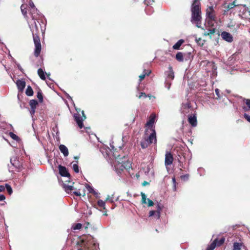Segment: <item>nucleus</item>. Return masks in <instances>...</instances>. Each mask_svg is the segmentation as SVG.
Instances as JSON below:
<instances>
[{
	"label": "nucleus",
	"mask_w": 250,
	"mask_h": 250,
	"mask_svg": "<svg viewBox=\"0 0 250 250\" xmlns=\"http://www.w3.org/2000/svg\"><path fill=\"white\" fill-rule=\"evenodd\" d=\"M41 28L42 26L39 21H34V23L31 24L30 26V29L32 32L34 43L35 46L34 54L36 57H38L40 55L42 49L39 37Z\"/></svg>",
	"instance_id": "1"
},
{
	"label": "nucleus",
	"mask_w": 250,
	"mask_h": 250,
	"mask_svg": "<svg viewBox=\"0 0 250 250\" xmlns=\"http://www.w3.org/2000/svg\"><path fill=\"white\" fill-rule=\"evenodd\" d=\"M95 245L94 244L80 238L77 241L73 250H95Z\"/></svg>",
	"instance_id": "2"
},
{
	"label": "nucleus",
	"mask_w": 250,
	"mask_h": 250,
	"mask_svg": "<svg viewBox=\"0 0 250 250\" xmlns=\"http://www.w3.org/2000/svg\"><path fill=\"white\" fill-rule=\"evenodd\" d=\"M191 21L196 23V26L200 28L201 24V11L200 5H196L191 7Z\"/></svg>",
	"instance_id": "3"
},
{
	"label": "nucleus",
	"mask_w": 250,
	"mask_h": 250,
	"mask_svg": "<svg viewBox=\"0 0 250 250\" xmlns=\"http://www.w3.org/2000/svg\"><path fill=\"white\" fill-rule=\"evenodd\" d=\"M74 183H72V185H66V184H64L63 187L65 191L67 193H71L72 190H75L73 191V194L77 196H81L82 194L80 193V189H78L76 187H74L73 185Z\"/></svg>",
	"instance_id": "4"
},
{
	"label": "nucleus",
	"mask_w": 250,
	"mask_h": 250,
	"mask_svg": "<svg viewBox=\"0 0 250 250\" xmlns=\"http://www.w3.org/2000/svg\"><path fill=\"white\" fill-rule=\"evenodd\" d=\"M156 210H151L149 213V216H154L156 219H159L160 218L161 211L164 208V206L162 204L159 203L157 205Z\"/></svg>",
	"instance_id": "5"
},
{
	"label": "nucleus",
	"mask_w": 250,
	"mask_h": 250,
	"mask_svg": "<svg viewBox=\"0 0 250 250\" xmlns=\"http://www.w3.org/2000/svg\"><path fill=\"white\" fill-rule=\"evenodd\" d=\"M151 132L147 138H146V139L148 142L150 144H156L157 143V139H156V131L154 128H150L149 130Z\"/></svg>",
	"instance_id": "6"
},
{
	"label": "nucleus",
	"mask_w": 250,
	"mask_h": 250,
	"mask_svg": "<svg viewBox=\"0 0 250 250\" xmlns=\"http://www.w3.org/2000/svg\"><path fill=\"white\" fill-rule=\"evenodd\" d=\"M156 116L154 114H151L148 121L146 122V127H147L146 129V132L150 130V128H154L153 126L155 121Z\"/></svg>",
	"instance_id": "7"
},
{
	"label": "nucleus",
	"mask_w": 250,
	"mask_h": 250,
	"mask_svg": "<svg viewBox=\"0 0 250 250\" xmlns=\"http://www.w3.org/2000/svg\"><path fill=\"white\" fill-rule=\"evenodd\" d=\"M206 16L210 21H215V11L212 6H209L207 9Z\"/></svg>",
	"instance_id": "8"
},
{
	"label": "nucleus",
	"mask_w": 250,
	"mask_h": 250,
	"mask_svg": "<svg viewBox=\"0 0 250 250\" xmlns=\"http://www.w3.org/2000/svg\"><path fill=\"white\" fill-rule=\"evenodd\" d=\"M29 14L31 15L32 20L34 21H38V19L39 18L40 15L38 14V10L35 7V5H33L32 8H30L29 10Z\"/></svg>",
	"instance_id": "9"
},
{
	"label": "nucleus",
	"mask_w": 250,
	"mask_h": 250,
	"mask_svg": "<svg viewBox=\"0 0 250 250\" xmlns=\"http://www.w3.org/2000/svg\"><path fill=\"white\" fill-rule=\"evenodd\" d=\"M29 14L31 15L32 20L34 21H38V19L39 18L40 15L38 14V10L35 7V5H33L32 8H30L29 10Z\"/></svg>",
	"instance_id": "10"
},
{
	"label": "nucleus",
	"mask_w": 250,
	"mask_h": 250,
	"mask_svg": "<svg viewBox=\"0 0 250 250\" xmlns=\"http://www.w3.org/2000/svg\"><path fill=\"white\" fill-rule=\"evenodd\" d=\"M74 117L79 128H82L83 127V121L84 120L82 119L81 114L79 113H75Z\"/></svg>",
	"instance_id": "11"
},
{
	"label": "nucleus",
	"mask_w": 250,
	"mask_h": 250,
	"mask_svg": "<svg viewBox=\"0 0 250 250\" xmlns=\"http://www.w3.org/2000/svg\"><path fill=\"white\" fill-rule=\"evenodd\" d=\"M173 161V157L170 152H167L165 155V164L166 166L171 165Z\"/></svg>",
	"instance_id": "12"
},
{
	"label": "nucleus",
	"mask_w": 250,
	"mask_h": 250,
	"mask_svg": "<svg viewBox=\"0 0 250 250\" xmlns=\"http://www.w3.org/2000/svg\"><path fill=\"white\" fill-rule=\"evenodd\" d=\"M59 168V174L63 177H70V174L68 172L67 169L66 168L62 166L61 165H59L58 167Z\"/></svg>",
	"instance_id": "13"
},
{
	"label": "nucleus",
	"mask_w": 250,
	"mask_h": 250,
	"mask_svg": "<svg viewBox=\"0 0 250 250\" xmlns=\"http://www.w3.org/2000/svg\"><path fill=\"white\" fill-rule=\"evenodd\" d=\"M221 37L223 40L229 42H231L233 41L232 36L229 32L226 31L222 32Z\"/></svg>",
	"instance_id": "14"
},
{
	"label": "nucleus",
	"mask_w": 250,
	"mask_h": 250,
	"mask_svg": "<svg viewBox=\"0 0 250 250\" xmlns=\"http://www.w3.org/2000/svg\"><path fill=\"white\" fill-rule=\"evenodd\" d=\"M188 122L192 126H196L197 124V117L196 115H189L188 116Z\"/></svg>",
	"instance_id": "15"
},
{
	"label": "nucleus",
	"mask_w": 250,
	"mask_h": 250,
	"mask_svg": "<svg viewBox=\"0 0 250 250\" xmlns=\"http://www.w3.org/2000/svg\"><path fill=\"white\" fill-rule=\"evenodd\" d=\"M16 84L20 91H22L25 87V82L23 80H18L17 81Z\"/></svg>",
	"instance_id": "16"
},
{
	"label": "nucleus",
	"mask_w": 250,
	"mask_h": 250,
	"mask_svg": "<svg viewBox=\"0 0 250 250\" xmlns=\"http://www.w3.org/2000/svg\"><path fill=\"white\" fill-rule=\"evenodd\" d=\"M27 7L28 5L26 4H22L21 6V11L23 14L24 17L27 20L29 19L27 16Z\"/></svg>",
	"instance_id": "17"
},
{
	"label": "nucleus",
	"mask_w": 250,
	"mask_h": 250,
	"mask_svg": "<svg viewBox=\"0 0 250 250\" xmlns=\"http://www.w3.org/2000/svg\"><path fill=\"white\" fill-rule=\"evenodd\" d=\"M246 247L242 242H234L233 246V250H241L242 248L245 249Z\"/></svg>",
	"instance_id": "18"
},
{
	"label": "nucleus",
	"mask_w": 250,
	"mask_h": 250,
	"mask_svg": "<svg viewBox=\"0 0 250 250\" xmlns=\"http://www.w3.org/2000/svg\"><path fill=\"white\" fill-rule=\"evenodd\" d=\"M59 149L64 156H67L68 155L69 152L68 148L64 145H61L59 146Z\"/></svg>",
	"instance_id": "19"
},
{
	"label": "nucleus",
	"mask_w": 250,
	"mask_h": 250,
	"mask_svg": "<svg viewBox=\"0 0 250 250\" xmlns=\"http://www.w3.org/2000/svg\"><path fill=\"white\" fill-rule=\"evenodd\" d=\"M239 4L236 3V0L233 1L232 3H229L227 6L226 7V10H225V12H228L229 10L234 8L235 7L238 6Z\"/></svg>",
	"instance_id": "20"
},
{
	"label": "nucleus",
	"mask_w": 250,
	"mask_h": 250,
	"mask_svg": "<svg viewBox=\"0 0 250 250\" xmlns=\"http://www.w3.org/2000/svg\"><path fill=\"white\" fill-rule=\"evenodd\" d=\"M186 55V53L179 52H178L175 56V58L177 61L180 62H183L184 61V56Z\"/></svg>",
	"instance_id": "21"
},
{
	"label": "nucleus",
	"mask_w": 250,
	"mask_h": 250,
	"mask_svg": "<svg viewBox=\"0 0 250 250\" xmlns=\"http://www.w3.org/2000/svg\"><path fill=\"white\" fill-rule=\"evenodd\" d=\"M168 69L169 70L167 72V79L172 80L174 78V72L171 66H169Z\"/></svg>",
	"instance_id": "22"
},
{
	"label": "nucleus",
	"mask_w": 250,
	"mask_h": 250,
	"mask_svg": "<svg viewBox=\"0 0 250 250\" xmlns=\"http://www.w3.org/2000/svg\"><path fill=\"white\" fill-rule=\"evenodd\" d=\"M151 70H145L144 71L143 74H141L139 76V80L140 82L143 81L146 75L148 76L151 73Z\"/></svg>",
	"instance_id": "23"
},
{
	"label": "nucleus",
	"mask_w": 250,
	"mask_h": 250,
	"mask_svg": "<svg viewBox=\"0 0 250 250\" xmlns=\"http://www.w3.org/2000/svg\"><path fill=\"white\" fill-rule=\"evenodd\" d=\"M140 145L141 147L143 149H145L147 148L150 144L148 143V142L146 139V138H145L144 140H143L140 142Z\"/></svg>",
	"instance_id": "24"
},
{
	"label": "nucleus",
	"mask_w": 250,
	"mask_h": 250,
	"mask_svg": "<svg viewBox=\"0 0 250 250\" xmlns=\"http://www.w3.org/2000/svg\"><path fill=\"white\" fill-rule=\"evenodd\" d=\"M217 238L215 239L207 248L206 250H213L217 246Z\"/></svg>",
	"instance_id": "25"
},
{
	"label": "nucleus",
	"mask_w": 250,
	"mask_h": 250,
	"mask_svg": "<svg viewBox=\"0 0 250 250\" xmlns=\"http://www.w3.org/2000/svg\"><path fill=\"white\" fill-rule=\"evenodd\" d=\"M184 41L183 39L179 40L173 46V48L175 50H178L180 49L181 45L184 43Z\"/></svg>",
	"instance_id": "26"
},
{
	"label": "nucleus",
	"mask_w": 250,
	"mask_h": 250,
	"mask_svg": "<svg viewBox=\"0 0 250 250\" xmlns=\"http://www.w3.org/2000/svg\"><path fill=\"white\" fill-rule=\"evenodd\" d=\"M25 94L28 96L33 95L34 92L31 86L28 85L26 89Z\"/></svg>",
	"instance_id": "27"
},
{
	"label": "nucleus",
	"mask_w": 250,
	"mask_h": 250,
	"mask_svg": "<svg viewBox=\"0 0 250 250\" xmlns=\"http://www.w3.org/2000/svg\"><path fill=\"white\" fill-rule=\"evenodd\" d=\"M182 106L183 108L184 109H189L192 107L190 101L188 100H187L186 103H182Z\"/></svg>",
	"instance_id": "28"
},
{
	"label": "nucleus",
	"mask_w": 250,
	"mask_h": 250,
	"mask_svg": "<svg viewBox=\"0 0 250 250\" xmlns=\"http://www.w3.org/2000/svg\"><path fill=\"white\" fill-rule=\"evenodd\" d=\"M38 74L39 75L40 78L42 80H45L46 78L44 75V71L42 68H39L38 70Z\"/></svg>",
	"instance_id": "29"
},
{
	"label": "nucleus",
	"mask_w": 250,
	"mask_h": 250,
	"mask_svg": "<svg viewBox=\"0 0 250 250\" xmlns=\"http://www.w3.org/2000/svg\"><path fill=\"white\" fill-rule=\"evenodd\" d=\"M38 104V102L36 100H31L29 102L31 108H36Z\"/></svg>",
	"instance_id": "30"
},
{
	"label": "nucleus",
	"mask_w": 250,
	"mask_h": 250,
	"mask_svg": "<svg viewBox=\"0 0 250 250\" xmlns=\"http://www.w3.org/2000/svg\"><path fill=\"white\" fill-rule=\"evenodd\" d=\"M97 205L98 206L101 208H103L104 209H105V201H104L102 200H99L97 202Z\"/></svg>",
	"instance_id": "31"
},
{
	"label": "nucleus",
	"mask_w": 250,
	"mask_h": 250,
	"mask_svg": "<svg viewBox=\"0 0 250 250\" xmlns=\"http://www.w3.org/2000/svg\"><path fill=\"white\" fill-rule=\"evenodd\" d=\"M195 41L200 46H203L205 42V41L202 40L201 38H196Z\"/></svg>",
	"instance_id": "32"
},
{
	"label": "nucleus",
	"mask_w": 250,
	"mask_h": 250,
	"mask_svg": "<svg viewBox=\"0 0 250 250\" xmlns=\"http://www.w3.org/2000/svg\"><path fill=\"white\" fill-rule=\"evenodd\" d=\"M9 135L12 139L15 141H18L20 140V138L17 135H16L15 134L12 132H10L9 133Z\"/></svg>",
	"instance_id": "33"
},
{
	"label": "nucleus",
	"mask_w": 250,
	"mask_h": 250,
	"mask_svg": "<svg viewBox=\"0 0 250 250\" xmlns=\"http://www.w3.org/2000/svg\"><path fill=\"white\" fill-rule=\"evenodd\" d=\"M37 98L40 103H42L43 102V96L42 91L40 89L38 91Z\"/></svg>",
	"instance_id": "34"
},
{
	"label": "nucleus",
	"mask_w": 250,
	"mask_h": 250,
	"mask_svg": "<svg viewBox=\"0 0 250 250\" xmlns=\"http://www.w3.org/2000/svg\"><path fill=\"white\" fill-rule=\"evenodd\" d=\"M83 225L81 223L74 224L72 227V229L74 230L80 229L82 228Z\"/></svg>",
	"instance_id": "35"
},
{
	"label": "nucleus",
	"mask_w": 250,
	"mask_h": 250,
	"mask_svg": "<svg viewBox=\"0 0 250 250\" xmlns=\"http://www.w3.org/2000/svg\"><path fill=\"white\" fill-rule=\"evenodd\" d=\"M78 163V161H77L76 163L73 164V166H72L73 169L76 173L79 172V167Z\"/></svg>",
	"instance_id": "36"
},
{
	"label": "nucleus",
	"mask_w": 250,
	"mask_h": 250,
	"mask_svg": "<svg viewBox=\"0 0 250 250\" xmlns=\"http://www.w3.org/2000/svg\"><path fill=\"white\" fill-rule=\"evenodd\" d=\"M5 188L6 189V190L9 195H11L12 193V192H13L12 188L8 184H5Z\"/></svg>",
	"instance_id": "37"
},
{
	"label": "nucleus",
	"mask_w": 250,
	"mask_h": 250,
	"mask_svg": "<svg viewBox=\"0 0 250 250\" xmlns=\"http://www.w3.org/2000/svg\"><path fill=\"white\" fill-rule=\"evenodd\" d=\"M225 238L222 237L219 240L217 239V246L219 247L223 245L225 242Z\"/></svg>",
	"instance_id": "38"
},
{
	"label": "nucleus",
	"mask_w": 250,
	"mask_h": 250,
	"mask_svg": "<svg viewBox=\"0 0 250 250\" xmlns=\"http://www.w3.org/2000/svg\"><path fill=\"white\" fill-rule=\"evenodd\" d=\"M141 196H142V203L143 204H146V197L144 193L141 192Z\"/></svg>",
	"instance_id": "39"
},
{
	"label": "nucleus",
	"mask_w": 250,
	"mask_h": 250,
	"mask_svg": "<svg viewBox=\"0 0 250 250\" xmlns=\"http://www.w3.org/2000/svg\"><path fill=\"white\" fill-rule=\"evenodd\" d=\"M189 176V175L188 174H186L185 175H181L180 176V178L182 180L185 181H187L188 179Z\"/></svg>",
	"instance_id": "40"
},
{
	"label": "nucleus",
	"mask_w": 250,
	"mask_h": 250,
	"mask_svg": "<svg viewBox=\"0 0 250 250\" xmlns=\"http://www.w3.org/2000/svg\"><path fill=\"white\" fill-rule=\"evenodd\" d=\"M216 29L215 28L210 29L208 30V34L210 37L211 38V36L213 35L215 32Z\"/></svg>",
	"instance_id": "41"
},
{
	"label": "nucleus",
	"mask_w": 250,
	"mask_h": 250,
	"mask_svg": "<svg viewBox=\"0 0 250 250\" xmlns=\"http://www.w3.org/2000/svg\"><path fill=\"white\" fill-rule=\"evenodd\" d=\"M244 102L245 103L248 108H250V99H244Z\"/></svg>",
	"instance_id": "42"
},
{
	"label": "nucleus",
	"mask_w": 250,
	"mask_h": 250,
	"mask_svg": "<svg viewBox=\"0 0 250 250\" xmlns=\"http://www.w3.org/2000/svg\"><path fill=\"white\" fill-rule=\"evenodd\" d=\"M199 0H194L192 5V7H194V6L196 5H200V3L199 2Z\"/></svg>",
	"instance_id": "43"
},
{
	"label": "nucleus",
	"mask_w": 250,
	"mask_h": 250,
	"mask_svg": "<svg viewBox=\"0 0 250 250\" xmlns=\"http://www.w3.org/2000/svg\"><path fill=\"white\" fill-rule=\"evenodd\" d=\"M147 200L148 201V207H152L154 205V203L152 200H151L149 199H147Z\"/></svg>",
	"instance_id": "44"
},
{
	"label": "nucleus",
	"mask_w": 250,
	"mask_h": 250,
	"mask_svg": "<svg viewBox=\"0 0 250 250\" xmlns=\"http://www.w3.org/2000/svg\"><path fill=\"white\" fill-rule=\"evenodd\" d=\"M215 94L217 96V97L216 98V99H218L220 98L221 96L219 94L220 90L216 88L215 90Z\"/></svg>",
	"instance_id": "45"
},
{
	"label": "nucleus",
	"mask_w": 250,
	"mask_h": 250,
	"mask_svg": "<svg viewBox=\"0 0 250 250\" xmlns=\"http://www.w3.org/2000/svg\"><path fill=\"white\" fill-rule=\"evenodd\" d=\"M147 95L144 93V92H141L140 93V95L139 96V98L140 99L142 97H143L144 98H146L147 97Z\"/></svg>",
	"instance_id": "46"
},
{
	"label": "nucleus",
	"mask_w": 250,
	"mask_h": 250,
	"mask_svg": "<svg viewBox=\"0 0 250 250\" xmlns=\"http://www.w3.org/2000/svg\"><path fill=\"white\" fill-rule=\"evenodd\" d=\"M244 118L249 122L250 123V116L248 115L246 113H245L244 115Z\"/></svg>",
	"instance_id": "47"
},
{
	"label": "nucleus",
	"mask_w": 250,
	"mask_h": 250,
	"mask_svg": "<svg viewBox=\"0 0 250 250\" xmlns=\"http://www.w3.org/2000/svg\"><path fill=\"white\" fill-rule=\"evenodd\" d=\"M90 226H91L89 222H87L85 224H84L83 227L84 229L86 230Z\"/></svg>",
	"instance_id": "48"
},
{
	"label": "nucleus",
	"mask_w": 250,
	"mask_h": 250,
	"mask_svg": "<svg viewBox=\"0 0 250 250\" xmlns=\"http://www.w3.org/2000/svg\"><path fill=\"white\" fill-rule=\"evenodd\" d=\"M110 201L111 203L113 202V199L112 198H111L109 195L107 197V198H106V200H105V201Z\"/></svg>",
	"instance_id": "49"
},
{
	"label": "nucleus",
	"mask_w": 250,
	"mask_h": 250,
	"mask_svg": "<svg viewBox=\"0 0 250 250\" xmlns=\"http://www.w3.org/2000/svg\"><path fill=\"white\" fill-rule=\"evenodd\" d=\"M81 113L82 115V118L83 120H84L86 119V116L84 114V111L83 110L82 111Z\"/></svg>",
	"instance_id": "50"
},
{
	"label": "nucleus",
	"mask_w": 250,
	"mask_h": 250,
	"mask_svg": "<svg viewBox=\"0 0 250 250\" xmlns=\"http://www.w3.org/2000/svg\"><path fill=\"white\" fill-rule=\"evenodd\" d=\"M17 67L18 68L21 72H23V69H22V68L21 67V65L20 64H17Z\"/></svg>",
	"instance_id": "51"
},
{
	"label": "nucleus",
	"mask_w": 250,
	"mask_h": 250,
	"mask_svg": "<svg viewBox=\"0 0 250 250\" xmlns=\"http://www.w3.org/2000/svg\"><path fill=\"white\" fill-rule=\"evenodd\" d=\"M5 199V197L4 195H0V201H3Z\"/></svg>",
	"instance_id": "52"
},
{
	"label": "nucleus",
	"mask_w": 250,
	"mask_h": 250,
	"mask_svg": "<svg viewBox=\"0 0 250 250\" xmlns=\"http://www.w3.org/2000/svg\"><path fill=\"white\" fill-rule=\"evenodd\" d=\"M5 190V187L0 185V192L3 191Z\"/></svg>",
	"instance_id": "53"
},
{
	"label": "nucleus",
	"mask_w": 250,
	"mask_h": 250,
	"mask_svg": "<svg viewBox=\"0 0 250 250\" xmlns=\"http://www.w3.org/2000/svg\"><path fill=\"white\" fill-rule=\"evenodd\" d=\"M149 183L147 181H144L143 183H142V185L143 186H146L147 185H148Z\"/></svg>",
	"instance_id": "54"
},
{
	"label": "nucleus",
	"mask_w": 250,
	"mask_h": 250,
	"mask_svg": "<svg viewBox=\"0 0 250 250\" xmlns=\"http://www.w3.org/2000/svg\"><path fill=\"white\" fill-rule=\"evenodd\" d=\"M36 108H31V114H34L35 112V110Z\"/></svg>",
	"instance_id": "55"
},
{
	"label": "nucleus",
	"mask_w": 250,
	"mask_h": 250,
	"mask_svg": "<svg viewBox=\"0 0 250 250\" xmlns=\"http://www.w3.org/2000/svg\"><path fill=\"white\" fill-rule=\"evenodd\" d=\"M89 188V189H88V190L90 192H92V191H93V189L92 188H91L90 186H87Z\"/></svg>",
	"instance_id": "56"
},
{
	"label": "nucleus",
	"mask_w": 250,
	"mask_h": 250,
	"mask_svg": "<svg viewBox=\"0 0 250 250\" xmlns=\"http://www.w3.org/2000/svg\"><path fill=\"white\" fill-rule=\"evenodd\" d=\"M243 109L245 111H247L249 110V108H248L247 107H246V106H243Z\"/></svg>",
	"instance_id": "57"
},
{
	"label": "nucleus",
	"mask_w": 250,
	"mask_h": 250,
	"mask_svg": "<svg viewBox=\"0 0 250 250\" xmlns=\"http://www.w3.org/2000/svg\"><path fill=\"white\" fill-rule=\"evenodd\" d=\"M208 32H206L204 33V36H209V34L208 33Z\"/></svg>",
	"instance_id": "58"
},
{
	"label": "nucleus",
	"mask_w": 250,
	"mask_h": 250,
	"mask_svg": "<svg viewBox=\"0 0 250 250\" xmlns=\"http://www.w3.org/2000/svg\"><path fill=\"white\" fill-rule=\"evenodd\" d=\"M105 211H104V213L103 215H105V216H107V210L105 209Z\"/></svg>",
	"instance_id": "59"
},
{
	"label": "nucleus",
	"mask_w": 250,
	"mask_h": 250,
	"mask_svg": "<svg viewBox=\"0 0 250 250\" xmlns=\"http://www.w3.org/2000/svg\"><path fill=\"white\" fill-rule=\"evenodd\" d=\"M74 159L77 160L78 161V159H79V156H74Z\"/></svg>",
	"instance_id": "60"
},
{
	"label": "nucleus",
	"mask_w": 250,
	"mask_h": 250,
	"mask_svg": "<svg viewBox=\"0 0 250 250\" xmlns=\"http://www.w3.org/2000/svg\"><path fill=\"white\" fill-rule=\"evenodd\" d=\"M237 123H243V120H238L237 121Z\"/></svg>",
	"instance_id": "61"
},
{
	"label": "nucleus",
	"mask_w": 250,
	"mask_h": 250,
	"mask_svg": "<svg viewBox=\"0 0 250 250\" xmlns=\"http://www.w3.org/2000/svg\"><path fill=\"white\" fill-rule=\"evenodd\" d=\"M29 5H30V7H30V8H32V7H33V5H34V4H33V3H30V4H29Z\"/></svg>",
	"instance_id": "62"
},
{
	"label": "nucleus",
	"mask_w": 250,
	"mask_h": 250,
	"mask_svg": "<svg viewBox=\"0 0 250 250\" xmlns=\"http://www.w3.org/2000/svg\"><path fill=\"white\" fill-rule=\"evenodd\" d=\"M173 181L175 183V179L174 178L172 179Z\"/></svg>",
	"instance_id": "63"
},
{
	"label": "nucleus",
	"mask_w": 250,
	"mask_h": 250,
	"mask_svg": "<svg viewBox=\"0 0 250 250\" xmlns=\"http://www.w3.org/2000/svg\"><path fill=\"white\" fill-rule=\"evenodd\" d=\"M136 177H139V175H138V174H136Z\"/></svg>",
	"instance_id": "64"
}]
</instances>
